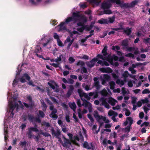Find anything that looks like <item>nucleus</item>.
<instances>
[{
  "label": "nucleus",
  "instance_id": "nucleus-1",
  "mask_svg": "<svg viewBox=\"0 0 150 150\" xmlns=\"http://www.w3.org/2000/svg\"><path fill=\"white\" fill-rule=\"evenodd\" d=\"M87 21V18L83 15L76 12L73 13L72 17H68L65 22L61 23L56 28L58 31H67L70 34V36L68 37L64 42L65 44L69 43L67 49L69 48L74 39L81 34L80 33H82L84 29L89 31L92 28V25L89 26L83 25Z\"/></svg>",
  "mask_w": 150,
  "mask_h": 150
},
{
  "label": "nucleus",
  "instance_id": "nucleus-2",
  "mask_svg": "<svg viewBox=\"0 0 150 150\" xmlns=\"http://www.w3.org/2000/svg\"><path fill=\"white\" fill-rule=\"evenodd\" d=\"M17 96L18 94L16 91H14L12 93L11 91L9 90L8 92V108L4 121V134L6 142L8 135L7 127L8 125L7 124L9 122L12 120L14 114L16 111H18L20 108L22 109L23 108V105L21 103V101L17 100Z\"/></svg>",
  "mask_w": 150,
  "mask_h": 150
},
{
  "label": "nucleus",
  "instance_id": "nucleus-3",
  "mask_svg": "<svg viewBox=\"0 0 150 150\" xmlns=\"http://www.w3.org/2000/svg\"><path fill=\"white\" fill-rule=\"evenodd\" d=\"M107 47L105 46L102 51V52L104 56L100 54L98 55L97 57L98 58H100L103 60V61L99 60L98 63L102 66H108L109 65V64L108 62L113 66H117L118 65V63L117 62L114 63L113 61V59L115 61L117 60L118 59V57L115 55H113L112 56L109 55L107 57Z\"/></svg>",
  "mask_w": 150,
  "mask_h": 150
},
{
  "label": "nucleus",
  "instance_id": "nucleus-4",
  "mask_svg": "<svg viewBox=\"0 0 150 150\" xmlns=\"http://www.w3.org/2000/svg\"><path fill=\"white\" fill-rule=\"evenodd\" d=\"M78 92L81 99L83 101V103L81 104L80 100H77V103L78 106L81 107L82 105H84L85 108H88L89 112H91L92 108L91 104L90 103L84 100L83 98L84 97L86 99L89 100L90 99V96H93L94 98H96L98 96V93H89L88 95L87 93L83 92L81 89H79Z\"/></svg>",
  "mask_w": 150,
  "mask_h": 150
},
{
  "label": "nucleus",
  "instance_id": "nucleus-5",
  "mask_svg": "<svg viewBox=\"0 0 150 150\" xmlns=\"http://www.w3.org/2000/svg\"><path fill=\"white\" fill-rule=\"evenodd\" d=\"M100 101L102 105L108 109L110 108V105L108 103L113 106L117 102V100L112 97L109 98L108 99L104 98H102L100 99Z\"/></svg>",
  "mask_w": 150,
  "mask_h": 150
},
{
  "label": "nucleus",
  "instance_id": "nucleus-6",
  "mask_svg": "<svg viewBox=\"0 0 150 150\" xmlns=\"http://www.w3.org/2000/svg\"><path fill=\"white\" fill-rule=\"evenodd\" d=\"M93 115L97 121L100 123V127L103 124L104 121L107 123L110 122L109 120L107 119L105 117L100 115L96 111H94L93 112Z\"/></svg>",
  "mask_w": 150,
  "mask_h": 150
},
{
  "label": "nucleus",
  "instance_id": "nucleus-7",
  "mask_svg": "<svg viewBox=\"0 0 150 150\" xmlns=\"http://www.w3.org/2000/svg\"><path fill=\"white\" fill-rule=\"evenodd\" d=\"M111 3H115L117 5L120 4V0H109V1L105 2L102 4V7L104 9L108 8L111 6Z\"/></svg>",
  "mask_w": 150,
  "mask_h": 150
},
{
  "label": "nucleus",
  "instance_id": "nucleus-8",
  "mask_svg": "<svg viewBox=\"0 0 150 150\" xmlns=\"http://www.w3.org/2000/svg\"><path fill=\"white\" fill-rule=\"evenodd\" d=\"M68 135L69 137L70 140L71 141V142L76 145H78V143H77L76 140L79 141L80 140L81 142H82L83 140V138L81 132L79 133V136H76L74 137V140L72 139V135L70 133H68Z\"/></svg>",
  "mask_w": 150,
  "mask_h": 150
},
{
  "label": "nucleus",
  "instance_id": "nucleus-9",
  "mask_svg": "<svg viewBox=\"0 0 150 150\" xmlns=\"http://www.w3.org/2000/svg\"><path fill=\"white\" fill-rule=\"evenodd\" d=\"M129 74L128 72L126 71L122 74V76L124 77V79L123 80H120V79H118L116 81V83L120 86H123L125 83L126 81V79L129 76Z\"/></svg>",
  "mask_w": 150,
  "mask_h": 150
},
{
  "label": "nucleus",
  "instance_id": "nucleus-10",
  "mask_svg": "<svg viewBox=\"0 0 150 150\" xmlns=\"http://www.w3.org/2000/svg\"><path fill=\"white\" fill-rule=\"evenodd\" d=\"M115 18V16L107 19L102 18L99 20L98 23L101 24H108L109 23H112L114 21Z\"/></svg>",
  "mask_w": 150,
  "mask_h": 150
},
{
  "label": "nucleus",
  "instance_id": "nucleus-11",
  "mask_svg": "<svg viewBox=\"0 0 150 150\" xmlns=\"http://www.w3.org/2000/svg\"><path fill=\"white\" fill-rule=\"evenodd\" d=\"M147 103V106L148 107H150V100H149V98H146L144 99H142L139 101L137 103V105L138 107H140L142 103Z\"/></svg>",
  "mask_w": 150,
  "mask_h": 150
},
{
  "label": "nucleus",
  "instance_id": "nucleus-12",
  "mask_svg": "<svg viewBox=\"0 0 150 150\" xmlns=\"http://www.w3.org/2000/svg\"><path fill=\"white\" fill-rule=\"evenodd\" d=\"M102 84L103 85H106V81H108L110 80V76L108 74H104L103 76H101Z\"/></svg>",
  "mask_w": 150,
  "mask_h": 150
},
{
  "label": "nucleus",
  "instance_id": "nucleus-13",
  "mask_svg": "<svg viewBox=\"0 0 150 150\" xmlns=\"http://www.w3.org/2000/svg\"><path fill=\"white\" fill-rule=\"evenodd\" d=\"M63 138L64 143L62 142L60 138H59L58 141L62 144L63 146H66L68 144H71V142L70 140V141L68 139H66L64 136H63Z\"/></svg>",
  "mask_w": 150,
  "mask_h": 150
},
{
  "label": "nucleus",
  "instance_id": "nucleus-14",
  "mask_svg": "<svg viewBox=\"0 0 150 150\" xmlns=\"http://www.w3.org/2000/svg\"><path fill=\"white\" fill-rule=\"evenodd\" d=\"M30 77L27 74H24L20 78V81L22 83H24L27 80L29 81Z\"/></svg>",
  "mask_w": 150,
  "mask_h": 150
},
{
  "label": "nucleus",
  "instance_id": "nucleus-15",
  "mask_svg": "<svg viewBox=\"0 0 150 150\" xmlns=\"http://www.w3.org/2000/svg\"><path fill=\"white\" fill-rule=\"evenodd\" d=\"M29 133H30L32 131H34L37 132V133L38 134H42L45 136L48 137L50 136L49 134L41 132L40 131V132H39L38 129L36 128L31 127L29 128Z\"/></svg>",
  "mask_w": 150,
  "mask_h": 150
},
{
  "label": "nucleus",
  "instance_id": "nucleus-16",
  "mask_svg": "<svg viewBox=\"0 0 150 150\" xmlns=\"http://www.w3.org/2000/svg\"><path fill=\"white\" fill-rule=\"evenodd\" d=\"M108 115L110 116H113L112 118V119L114 122H117V120L115 118V117L117 116V113L115 112L112 110H111L108 112Z\"/></svg>",
  "mask_w": 150,
  "mask_h": 150
},
{
  "label": "nucleus",
  "instance_id": "nucleus-17",
  "mask_svg": "<svg viewBox=\"0 0 150 150\" xmlns=\"http://www.w3.org/2000/svg\"><path fill=\"white\" fill-rule=\"evenodd\" d=\"M83 146L85 148L88 149H91L92 150H93L94 148L91 143H88L86 142H85L83 144Z\"/></svg>",
  "mask_w": 150,
  "mask_h": 150
},
{
  "label": "nucleus",
  "instance_id": "nucleus-18",
  "mask_svg": "<svg viewBox=\"0 0 150 150\" xmlns=\"http://www.w3.org/2000/svg\"><path fill=\"white\" fill-rule=\"evenodd\" d=\"M53 39L52 38H49L48 39H47V42L46 43H44L43 44V46L44 47H46L48 46V47H47L48 48H50L51 47V43L53 41Z\"/></svg>",
  "mask_w": 150,
  "mask_h": 150
},
{
  "label": "nucleus",
  "instance_id": "nucleus-19",
  "mask_svg": "<svg viewBox=\"0 0 150 150\" xmlns=\"http://www.w3.org/2000/svg\"><path fill=\"white\" fill-rule=\"evenodd\" d=\"M99 70L103 73H110L112 72V69L109 67L101 68Z\"/></svg>",
  "mask_w": 150,
  "mask_h": 150
},
{
  "label": "nucleus",
  "instance_id": "nucleus-20",
  "mask_svg": "<svg viewBox=\"0 0 150 150\" xmlns=\"http://www.w3.org/2000/svg\"><path fill=\"white\" fill-rule=\"evenodd\" d=\"M98 59L97 58H94L90 62H87L86 64L88 67H92L98 61Z\"/></svg>",
  "mask_w": 150,
  "mask_h": 150
},
{
  "label": "nucleus",
  "instance_id": "nucleus-21",
  "mask_svg": "<svg viewBox=\"0 0 150 150\" xmlns=\"http://www.w3.org/2000/svg\"><path fill=\"white\" fill-rule=\"evenodd\" d=\"M133 120L132 118L130 117H128L127 118L126 120L123 123L124 126H126L127 124L129 126H131L133 123Z\"/></svg>",
  "mask_w": 150,
  "mask_h": 150
},
{
  "label": "nucleus",
  "instance_id": "nucleus-22",
  "mask_svg": "<svg viewBox=\"0 0 150 150\" xmlns=\"http://www.w3.org/2000/svg\"><path fill=\"white\" fill-rule=\"evenodd\" d=\"M94 32L93 30H91L90 32V34L88 36H87L85 39H81L79 41L81 42V43H80V45H84L83 43L86 41V40L88 38H89L91 37L93 35V32Z\"/></svg>",
  "mask_w": 150,
  "mask_h": 150
},
{
  "label": "nucleus",
  "instance_id": "nucleus-23",
  "mask_svg": "<svg viewBox=\"0 0 150 150\" xmlns=\"http://www.w3.org/2000/svg\"><path fill=\"white\" fill-rule=\"evenodd\" d=\"M127 50L129 52H134L135 54H137L140 53L139 51H138L137 48L129 47L127 48Z\"/></svg>",
  "mask_w": 150,
  "mask_h": 150
},
{
  "label": "nucleus",
  "instance_id": "nucleus-24",
  "mask_svg": "<svg viewBox=\"0 0 150 150\" xmlns=\"http://www.w3.org/2000/svg\"><path fill=\"white\" fill-rule=\"evenodd\" d=\"M52 133L53 135H54L56 137L58 138V136H59L60 134V132L59 129H57L56 131H55L53 129H52L51 130Z\"/></svg>",
  "mask_w": 150,
  "mask_h": 150
},
{
  "label": "nucleus",
  "instance_id": "nucleus-25",
  "mask_svg": "<svg viewBox=\"0 0 150 150\" xmlns=\"http://www.w3.org/2000/svg\"><path fill=\"white\" fill-rule=\"evenodd\" d=\"M27 100L28 101L29 103V104L28 105L27 104H26L25 103H24L23 104L25 107L26 108H28L29 107H30L32 106V104L31 103V98L30 96H28L27 97Z\"/></svg>",
  "mask_w": 150,
  "mask_h": 150
},
{
  "label": "nucleus",
  "instance_id": "nucleus-26",
  "mask_svg": "<svg viewBox=\"0 0 150 150\" xmlns=\"http://www.w3.org/2000/svg\"><path fill=\"white\" fill-rule=\"evenodd\" d=\"M94 86L96 87L97 89L98 90L101 87V86L99 85L98 78L96 77L94 78Z\"/></svg>",
  "mask_w": 150,
  "mask_h": 150
},
{
  "label": "nucleus",
  "instance_id": "nucleus-27",
  "mask_svg": "<svg viewBox=\"0 0 150 150\" xmlns=\"http://www.w3.org/2000/svg\"><path fill=\"white\" fill-rule=\"evenodd\" d=\"M57 112V110L56 109L53 110L52 113L50 115V117L54 119H56L57 118V116L55 113Z\"/></svg>",
  "mask_w": 150,
  "mask_h": 150
},
{
  "label": "nucleus",
  "instance_id": "nucleus-28",
  "mask_svg": "<svg viewBox=\"0 0 150 150\" xmlns=\"http://www.w3.org/2000/svg\"><path fill=\"white\" fill-rule=\"evenodd\" d=\"M51 100L54 102H56L57 104H58L59 105H60L62 106L64 108L66 109L67 108V105L64 104V103H60L59 102H57L56 100L53 97H51Z\"/></svg>",
  "mask_w": 150,
  "mask_h": 150
},
{
  "label": "nucleus",
  "instance_id": "nucleus-29",
  "mask_svg": "<svg viewBox=\"0 0 150 150\" xmlns=\"http://www.w3.org/2000/svg\"><path fill=\"white\" fill-rule=\"evenodd\" d=\"M87 1L93 5H98L101 0H87Z\"/></svg>",
  "mask_w": 150,
  "mask_h": 150
},
{
  "label": "nucleus",
  "instance_id": "nucleus-30",
  "mask_svg": "<svg viewBox=\"0 0 150 150\" xmlns=\"http://www.w3.org/2000/svg\"><path fill=\"white\" fill-rule=\"evenodd\" d=\"M48 84L53 89L57 88V86L54 82H48Z\"/></svg>",
  "mask_w": 150,
  "mask_h": 150
},
{
  "label": "nucleus",
  "instance_id": "nucleus-31",
  "mask_svg": "<svg viewBox=\"0 0 150 150\" xmlns=\"http://www.w3.org/2000/svg\"><path fill=\"white\" fill-rule=\"evenodd\" d=\"M135 83L136 81H132L130 80L127 81V85L129 87H132L133 86V83L135 84Z\"/></svg>",
  "mask_w": 150,
  "mask_h": 150
},
{
  "label": "nucleus",
  "instance_id": "nucleus-32",
  "mask_svg": "<svg viewBox=\"0 0 150 150\" xmlns=\"http://www.w3.org/2000/svg\"><path fill=\"white\" fill-rule=\"evenodd\" d=\"M69 105L70 108L73 109L74 111L76 108V106L75 103L74 102H73L72 103H69Z\"/></svg>",
  "mask_w": 150,
  "mask_h": 150
},
{
  "label": "nucleus",
  "instance_id": "nucleus-33",
  "mask_svg": "<svg viewBox=\"0 0 150 150\" xmlns=\"http://www.w3.org/2000/svg\"><path fill=\"white\" fill-rule=\"evenodd\" d=\"M111 11L109 9H107L104 10L103 13H100L99 15H101L104 14H109L112 13Z\"/></svg>",
  "mask_w": 150,
  "mask_h": 150
},
{
  "label": "nucleus",
  "instance_id": "nucleus-34",
  "mask_svg": "<svg viewBox=\"0 0 150 150\" xmlns=\"http://www.w3.org/2000/svg\"><path fill=\"white\" fill-rule=\"evenodd\" d=\"M130 127L129 126H128L125 128H122V131L124 132L128 133L130 130Z\"/></svg>",
  "mask_w": 150,
  "mask_h": 150
},
{
  "label": "nucleus",
  "instance_id": "nucleus-35",
  "mask_svg": "<svg viewBox=\"0 0 150 150\" xmlns=\"http://www.w3.org/2000/svg\"><path fill=\"white\" fill-rule=\"evenodd\" d=\"M101 126H100H100L99 127H100ZM97 127V125H95L93 126V127H92V130L94 131V133H96V134L98 133L99 130V129H98V130L96 131V129ZM99 128H100V127H99Z\"/></svg>",
  "mask_w": 150,
  "mask_h": 150
},
{
  "label": "nucleus",
  "instance_id": "nucleus-36",
  "mask_svg": "<svg viewBox=\"0 0 150 150\" xmlns=\"http://www.w3.org/2000/svg\"><path fill=\"white\" fill-rule=\"evenodd\" d=\"M122 92L123 95H125L126 94H129V92L128 90L126 91L125 88L124 87H123L122 88Z\"/></svg>",
  "mask_w": 150,
  "mask_h": 150
},
{
  "label": "nucleus",
  "instance_id": "nucleus-37",
  "mask_svg": "<svg viewBox=\"0 0 150 150\" xmlns=\"http://www.w3.org/2000/svg\"><path fill=\"white\" fill-rule=\"evenodd\" d=\"M109 83L110 85V88L111 89H114L115 85V83L113 81H111Z\"/></svg>",
  "mask_w": 150,
  "mask_h": 150
},
{
  "label": "nucleus",
  "instance_id": "nucleus-38",
  "mask_svg": "<svg viewBox=\"0 0 150 150\" xmlns=\"http://www.w3.org/2000/svg\"><path fill=\"white\" fill-rule=\"evenodd\" d=\"M100 93L103 96H106L108 94V92L105 89H103L101 92Z\"/></svg>",
  "mask_w": 150,
  "mask_h": 150
},
{
  "label": "nucleus",
  "instance_id": "nucleus-39",
  "mask_svg": "<svg viewBox=\"0 0 150 150\" xmlns=\"http://www.w3.org/2000/svg\"><path fill=\"white\" fill-rule=\"evenodd\" d=\"M120 29V28H114L112 30L109 32L108 34L110 35L111 34H113L115 33V31H119Z\"/></svg>",
  "mask_w": 150,
  "mask_h": 150
},
{
  "label": "nucleus",
  "instance_id": "nucleus-40",
  "mask_svg": "<svg viewBox=\"0 0 150 150\" xmlns=\"http://www.w3.org/2000/svg\"><path fill=\"white\" fill-rule=\"evenodd\" d=\"M57 42L58 45L59 47H62L64 46V44L60 39L57 40Z\"/></svg>",
  "mask_w": 150,
  "mask_h": 150
},
{
  "label": "nucleus",
  "instance_id": "nucleus-41",
  "mask_svg": "<svg viewBox=\"0 0 150 150\" xmlns=\"http://www.w3.org/2000/svg\"><path fill=\"white\" fill-rule=\"evenodd\" d=\"M53 37L57 41L58 40H60L59 38L61 37V36H59L57 33H54V34Z\"/></svg>",
  "mask_w": 150,
  "mask_h": 150
},
{
  "label": "nucleus",
  "instance_id": "nucleus-42",
  "mask_svg": "<svg viewBox=\"0 0 150 150\" xmlns=\"http://www.w3.org/2000/svg\"><path fill=\"white\" fill-rule=\"evenodd\" d=\"M124 31L127 35H129L131 33V30L130 29L127 28L124 30Z\"/></svg>",
  "mask_w": 150,
  "mask_h": 150
},
{
  "label": "nucleus",
  "instance_id": "nucleus-43",
  "mask_svg": "<svg viewBox=\"0 0 150 150\" xmlns=\"http://www.w3.org/2000/svg\"><path fill=\"white\" fill-rule=\"evenodd\" d=\"M74 89V87L73 86H70V89L69 91L67 93V94L68 96L70 95L72 91Z\"/></svg>",
  "mask_w": 150,
  "mask_h": 150
},
{
  "label": "nucleus",
  "instance_id": "nucleus-44",
  "mask_svg": "<svg viewBox=\"0 0 150 150\" xmlns=\"http://www.w3.org/2000/svg\"><path fill=\"white\" fill-rule=\"evenodd\" d=\"M124 111H125V114L126 116H128L130 114V111L125 108H124L123 109Z\"/></svg>",
  "mask_w": 150,
  "mask_h": 150
},
{
  "label": "nucleus",
  "instance_id": "nucleus-45",
  "mask_svg": "<svg viewBox=\"0 0 150 150\" xmlns=\"http://www.w3.org/2000/svg\"><path fill=\"white\" fill-rule=\"evenodd\" d=\"M42 105V107L43 108V110H46V109L47 108V106L45 104L44 102L43 101V100H42L41 101Z\"/></svg>",
  "mask_w": 150,
  "mask_h": 150
},
{
  "label": "nucleus",
  "instance_id": "nucleus-46",
  "mask_svg": "<svg viewBox=\"0 0 150 150\" xmlns=\"http://www.w3.org/2000/svg\"><path fill=\"white\" fill-rule=\"evenodd\" d=\"M128 39H126L123 40L122 43V45L124 46H126L128 45Z\"/></svg>",
  "mask_w": 150,
  "mask_h": 150
},
{
  "label": "nucleus",
  "instance_id": "nucleus-47",
  "mask_svg": "<svg viewBox=\"0 0 150 150\" xmlns=\"http://www.w3.org/2000/svg\"><path fill=\"white\" fill-rule=\"evenodd\" d=\"M110 137L111 138H115L116 137L117 134L115 132H114L112 133H111L110 134Z\"/></svg>",
  "mask_w": 150,
  "mask_h": 150
},
{
  "label": "nucleus",
  "instance_id": "nucleus-48",
  "mask_svg": "<svg viewBox=\"0 0 150 150\" xmlns=\"http://www.w3.org/2000/svg\"><path fill=\"white\" fill-rule=\"evenodd\" d=\"M80 6L82 8H85L86 7V5L85 3L83 2L82 3H80L79 4Z\"/></svg>",
  "mask_w": 150,
  "mask_h": 150
},
{
  "label": "nucleus",
  "instance_id": "nucleus-49",
  "mask_svg": "<svg viewBox=\"0 0 150 150\" xmlns=\"http://www.w3.org/2000/svg\"><path fill=\"white\" fill-rule=\"evenodd\" d=\"M83 87L86 91H88L89 90H91L92 88H90V87L88 85H86L84 87V84H83L82 85Z\"/></svg>",
  "mask_w": 150,
  "mask_h": 150
},
{
  "label": "nucleus",
  "instance_id": "nucleus-50",
  "mask_svg": "<svg viewBox=\"0 0 150 150\" xmlns=\"http://www.w3.org/2000/svg\"><path fill=\"white\" fill-rule=\"evenodd\" d=\"M121 108V106L120 105H117L115 107H113L112 109L113 110H119Z\"/></svg>",
  "mask_w": 150,
  "mask_h": 150
},
{
  "label": "nucleus",
  "instance_id": "nucleus-51",
  "mask_svg": "<svg viewBox=\"0 0 150 150\" xmlns=\"http://www.w3.org/2000/svg\"><path fill=\"white\" fill-rule=\"evenodd\" d=\"M150 93V91L148 89H146L142 91L143 94L149 93Z\"/></svg>",
  "mask_w": 150,
  "mask_h": 150
},
{
  "label": "nucleus",
  "instance_id": "nucleus-52",
  "mask_svg": "<svg viewBox=\"0 0 150 150\" xmlns=\"http://www.w3.org/2000/svg\"><path fill=\"white\" fill-rule=\"evenodd\" d=\"M150 40V38H147L144 39L143 42L146 43H149Z\"/></svg>",
  "mask_w": 150,
  "mask_h": 150
},
{
  "label": "nucleus",
  "instance_id": "nucleus-53",
  "mask_svg": "<svg viewBox=\"0 0 150 150\" xmlns=\"http://www.w3.org/2000/svg\"><path fill=\"white\" fill-rule=\"evenodd\" d=\"M126 57H130L134 58V55L132 53H129L125 55Z\"/></svg>",
  "mask_w": 150,
  "mask_h": 150
},
{
  "label": "nucleus",
  "instance_id": "nucleus-54",
  "mask_svg": "<svg viewBox=\"0 0 150 150\" xmlns=\"http://www.w3.org/2000/svg\"><path fill=\"white\" fill-rule=\"evenodd\" d=\"M29 1L32 5H36V3L35 0H29Z\"/></svg>",
  "mask_w": 150,
  "mask_h": 150
},
{
  "label": "nucleus",
  "instance_id": "nucleus-55",
  "mask_svg": "<svg viewBox=\"0 0 150 150\" xmlns=\"http://www.w3.org/2000/svg\"><path fill=\"white\" fill-rule=\"evenodd\" d=\"M84 64V63L83 62L81 61H79L76 64L77 65L83 66Z\"/></svg>",
  "mask_w": 150,
  "mask_h": 150
},
{
  "label": "nucleus",
  "instance_id": "nucleus-56",
  "mask_svg": "<svg viewBox=\"0 0 150 150\" xmlns=\"http://www.w3.org/2000/svg\"><path fill=\"white\" fill-rule=\"evenodd\" d=\"M143 109L145 112L146 113H147L148 111L149 110L146 106H144V107Z\"/></svg>",
  "mask_w": 150,
  "mask_h": 150
},
{
  "label": "nucleus",
  "instance_id": "nucleus-57",
  "mask_svg": "<svg viewBox=\"0 0 150 150\" xmlns=\"http://www.w3.org/2000/svg\"><path fill=\"white\" fill-rule=\"evenodd\" d=\"M120 47L118 46H113L112 47V49L114 50H118L120 49Z\"/></svg>",
  "mask_w": 150,
  "mask_h": 150
},
{
  "label": "nucleus",
  "instance_id": "nucleus-58",
  "mask_svg": "<svg viewBox=\"0 0 150 150\" xmlns=\"http://www.w3.org/2000/svg\"><path fill=\"white\" fill-rule=\"evenodd\" d=\"M112 76L114 78V79H117L119 77L118 76L116 75L115 73H112Z\"/></svg>",
  "mask_w": 150,
  "mask_h": 150
},
{
  "label": "nucleus",
  "instance_id": "nucleus-59",
  "mask_svg": "<svg viewBox=\"0 0 150 150\" xmlns=\"http://www.w3.org/2000/svg\"><path fill=\"white\" fill-rule=\"evenodd\" d=\"M88 118L92 122H93L94 121V120L92 116L91 115L89 114L88 115Z\"/></svg>",
  "mask_w": 150,
  "mask_h": 150
},
{
  "label": "nucleus",
  "instance_id": "nucleus-60",
  "mask_svg": "<svg viewBox=\"0 0 150 150\" xmlns=\"http://www.w3.org/2000/svg\"><path fill=\"white\" fill-rule=\"evenodd\" d=\"M69 60L70 63L74 62L75 61V59L72 57H70L69 59Z\"/></svg>",
  "mask_w": 150,
  "mask_h": 150
},
{
  "label": "nucleus",
  "instance_id": "nucleus-61",
  "mask_svg": "<svg viewBox=\"0 0 150 150\" xmlns=\"http://www.w3.org/2000/svg\"><path fill=\"white\" fill-rule=\"evenodd\" d=\"M18 81L17 79H15L13 81V86H16V85L17 84V83L18 82Z\"/></svg>",
  "mask_w": 150,
  "mask_h": 150
},
{
  "label": "nucleus",
  "instance_id": "nucleus-62",
  "mask_svg": "<svg viewBox=\"0 0 150 150\" xmlns=\"http://www.w3.org/2000/svg\"><path fill=\"white\" fill-rule=\"evenodd\" d=\"M129 70L131 72L132 74H135L136 72V71L132 68H129Z\"/></svg>",
  "mask_w": 150,
  "mask_h": 150
},
{
  "label": "nucleus",
  "instance_id": "nucleus-63",
  "mask_svg": "<svg viewBox=\"0 0 150 150\" xmlns=\"http://www.w3.org/2000/svg\"><path fill=\"white\" fill-rule=\"evenodd\" d=\"M149 124V123L148 122H145L141 125V126L143 127V126H145L146 127L148 126Z\"/></svg>",
  "mask_w": 150,
  "mask_h": 150
},
{
  "label": "nucleus",
  "instance_id": "nucleus-64",
  "mask_svg": "<svg viewBox=\"0 0 150 150\" xmlns=\"http://www.w3.org/2000/svg\"><path fill=\"white\" fill-rule=\"evenodd\" d=\"M125 149H123V150H130V147L129 145L127 144L125 145Z\"/></svg>",
  "mask_w": 150,
  "mask_h": 150
}]
</instances>
